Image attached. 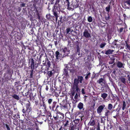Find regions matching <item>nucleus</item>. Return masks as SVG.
Listing matches in <instances>:
<instances>
[{
	"instance_id": "12",
	"label": "nucleus",
	"mask_w": 130,
	"mask_h": 130,
	"mask_svg": "<svg viewBox=\"0 0 130 130\" xmlns=\"http://www.w3.org/2000/svg\"><path fill=\"white\" fill-rule=\"evenodd\" d=\"M83 36L86 38H90L91 37V35L88 31V30L87 29H85L83 33Z\"/></svg>"
},
{
	"instance_id": "63",
	"label": "nucleus",
	"mask_w": 130,
	"mask_h": 130,
	"mask_svg": "<svg viewBox=\"0 0 130 130\" xmlns=\"http://www.w3.org/2000/svg\"><path fill=\"white\" fill-rule=\"evenodd\" d=\"M51 15L50 14H47L46 15V18L48 20H49V19L50 18V17H51L50 16Z\"/></svg>"
},
{
	"instance_id": "56",
	"label": "nucleus",
	"mask_w": 130,
	"mask_h": 130,
	"mask_svg": "<svg viewBox=\"0 0 130 130\" xmlns=\"http://www.w3.org/2000/svg\"><path fill=\"white\" fill-rule=\"evenodd\" d=\"M105 18L106 20H109L110 18L109 14H108V16L105 17Z\"/></svg>"
},
{
	"instance_id": "60",
	"label": "nucleus",
	"mask_w": 130,
	"mask_h": 130,
	"mask_svg": "<svg viewBox=\"0 0 130 130\" xmlns=\"http://www.w3.org/2000/svg\"><path fill=\"white\" fill-rule=\"evenodd\" d=\"M51 92L53 93L55 91L57 90H56L54 89L53 88H52L51 87Z\"/></svg>"
},
{
	"instance_id": "31",
	"label": "nucleus",
	"mask_w": 130,
	"mask_h": 130,
	"mask_svg": "<svg viewBox=\"0 0 130 130\" xmlns=\"http://www.w3.org/2000/svg\"><path fill=\"white\" fill-rule=\"evenodd\" d=\"M40 118L42 119L45 122H46L47 119V116L45 115H42L40 117Z\"/></svg>"
},
{
	"instance_id": "27",
	"label": "nucleus",
	"mask_w": 130,
	"mask_h": 130,
	"mask_svg": "<svg viewBox=\"0 0 130 130\" xmlns=\"http://www.w3.org/2000/svg\"><path fill=\"white\" fill-rule=\"evenodd\" d=\"M118 41V40H114L112 42V45L113 46H116V47H118L119 46V44H117V42Z\"/></svg>"
},
{
	"instance_id": "50",
	"label": "nucleus",
	"mask_w": 130,
	"mask_h": 130,
	"mask_svg": "<svg viewBox=\"0 0 130 130\" xmlns=\"http://www.w3.org/2000/svg\"><path fill=\"white\" fill-rule=\"evenodd\" d=\"M47 74H48L49 77H50L52 75L53 73L52 72V71H48L47 72Z\"/></svg>"
},
{
	"instance_id": "24",
	"label": "nucleus",
	"mask_w": 130,
	"mask_h": 130,
	"mask_svg": "<svg viewBox=\"0 0 130 130\" xmlns=\"http://www.w3.org/2000/svg\"><path fill=\"white\" fill-rule=\"evenodd\" d=\"M104 78H100L99 80L97 81V83L99 84H101L102 86V84L104 83Z\"/></svg>"
},
{
	"instance_id": "22",
	"label": "nucleus",
	"mask_w": 130,
	"mask_h": 130,
	"mask_svg": "<svg viewBox=\"0 0 130 130\" xmlns=\"http://www.w3.org/2000/svg\"><path fill=\"white\" fill-rule=\"evenodd\" d=\"M36 94L35 93L34 95V96H33V93L31 92L30 93L29 95V98L30 100L31 101H33L34 100L35 98L34 96H36Z\"/></svg>"
},
{
	"instance_id": "42",
	"label": "nucleus",
	"mask_w": 130,
	"mask_h": 130,
	"mask_svg": "<svg viewBox=\"0 0 130 130\" xmlns=\"http://www.w3.org/2000/svg\"><path fill=\"white\" fill-rule=\"evenodd\" d=\"M106 43L105 42H103L101 43L100 45V47L101 48H103L106 45Z\"/></svg>"
},
{
	"instance_id": "62",
	"label": "nucleus",
	"mask_w": 130,
	"mask_h": 130,
	"mask_svg": "<svg viewBox=\"0 0 130 130\" xmlns=\"http://www.w3.org/2000/svg\"><path fill=\"white\" fill-rule=\"evenodd\" d=\"M60 107H61V108H66L67 107V106L66 105H63L60 104Z\"/></svg>"
},
{
	"instance_id": "54",
	"label": "nucleus",
	"mask_w": 130,
	"mask_h": 130,
	"mask_svg": "<svg viewBox=\"0 0 130 130\" xmlns=\"http://www.w3.org/2000/svg\"><path fill=\"white\" fill-rule=\"evenodd\" d=\"M66 34H69V32L71 30V29L70 28H68L66 29Z\"/></svg>"
},
{
	"instance_id": "17",
	"label": "nucleus",
	"mask_w": 130,
	"mask_h": 130,
	"mask_svg": "<svg viewBox=\"0 0 130 130\" xmlns=\"http://www.w3.org/2000/svg\"><path fill=\"white\" fill-rule=\"evenodd\" d=\"M58 117L59 119V120H62L64 117V114L60 112L58 110Z\"/></svg>"
},
{
	"instance_id": "58",
	"label": "nucleus",
	"mask_w": 130,
	"mask_h": 130,
	"mask_svg": "<svg viewBox=\"0 0 130 130\" xmlns=\"http://www.w3.org/2000/svg\"><path fill=\"white\" fill-rule=\"evenodd\" d=\"M60 20L59 21L61 23H63V22L64 21V19H62V17H60Z\"/></svg>"
},
{
	"instance_id": "40",
	"label": "nucleus",
	"mask_w": 130,
	"mask_h": 130,
	"mask_svg": "<svg viewBox=\"0 0 130 130\" xmlns=\"http://www.w3.org/2000/svg\"><path fill=\"white\" fill-rule=\"evenodd\" d=\"M51 17H50V18L49 20H50L52 21H56V20L55 17L54 16L51 15Z\"/></svg>"
},
{
	"instance_id": "29",
	"label": "nucleus",
	"mask_w": 130,
	"mask_h": 130,
	"mask_svg": "<svg viewBox=\"0 0 130 130\" xmlns=\"http://www.w3.org/2000/svg\"><path fill=\"white\" fill-rule=\"evenodd\" d=\"M61 6V5L59 4H55L53 7L60 10V8Z\"/></svg>"
},
{
	"instance_id": "25",
	"label": "nucleus",
	"mask_w": 130,
	"mask_h": 130,
	"mask_svg": "<svg viewBox=\"0 0 130 130\" xmlns=\"http://www.w3.org/2000/svg\"><path fill=\"white\" fill-rule=\"evenodd\" d=\"M36 12L37 17L38 19L39 20L41 19V12L38 11L37 9L36 10Z\"/></svg>"
},
{
	"instance_id": "33",
	"label": "nucleus",
	"mask_w": 130,
	"mask_h": 130,
	"mask_svg": "<svg viewBox=\"0 0 130 130\" xmlns=\"http://www.w3.org/2000/svg\"><path fill=\"white\" fill-rule=\"evenodd\" d=\"M31 122H32V121L29 119L28 118L26 119L25 122V123L28 125H29Z\"/></svg>"
},
{
	"instance_id": "20",
	"label": "nucleus",
	"mask_w": 130,
	"mask_h": 130,
	"mask_svg": "<svg viewBox=\"0 0 130 130\" xmlns=\"http://www.w3.org/2000/svg\"><path fill=\"white\" fill-rule=\"evenodd\" d=\"M77 107L79 110H82L83 111H84V104L81 102H79L77 105Z\"/></svg>"
},
{
	"instance_id": "23",
	"label": "nucleus",
	"mask_w": 130,
	"mask_h": 130,
	"mask_svg": "<svg viewBox=\"0 0 130 130\" xmlns=\"http://www.w3.org/2000/svg\"><path fill=\"white\" fill-rule=\"evenodd\" d=\"M106 110L105 111V115L106 117H107V119L108 118L109 115L110 114V110L107 109H106Z\"/></svg>"
},
{
	"instance_id": "47",
	"label": "nucleus",
	"mask_w": 130,
	"mask_h": 130,
	"mask_svg": "<svg viewBox=\"0 0 130 130\" xmlns=\"http://www.w3.org/2000/svg\"><path fill=\"white\" fill-rule=\"evenodd\" d=\"M27 111V110H25L24 108L22 110V112L23 113H25V114H27V115L28 114H29V113H28V111Z\"/></svg>"
},
{
	"instance_id": "43",
	"label": "nucleus",
	"mask_w": 130,
	"mask_h": 130,
	"mask_svg": "<svg viewBox=\"0 0 130 130\" xmlns=\"http://www.w3.org/2000/svg\"><path fill=\"white\" fill-rule=\"evenodd\" d=\"M33 70L31 69V70L30 71V78H33Z\"/></svg>"
},
{
	"instance_id": "2",
	"label": "nucleus",
	"mask_w": 130,
	"mask_h": 130,
	"mask_svg": "<svg viewBox=\"0 0 130 130\" xmlns=\"http://www.w3.org/2000/svg\"><path fill=\"white\" fill-rule=\"evenodd\" d=\"M30 61L31 62V69L34 70L36 69L38 66L39 64H40L41 62H39L38 61L35 60H34L33 58H31L29 59Z\"/></svg>"
},
{
	"instance_id": "61",
	"label": "nucleus",
	"mask_w": 130,
	"mask_h": 130,
	"mask_svg": "<svg viewBox=\"0 0 130 130\" xmlns=\"http://www.w3.org/2000/svg\"><path fill=\"white\" fill-rule=\"evenodd\" d=\"M81 92L83 94H85V89L84 88H83L81 90Z\"/></svg>"
},
{
	"instance_id": "46",
	"label": "nucleus",
	"mask_w": 130,
	"mask_h": 130,
	"mask_svg": "<svg viewBox=\"0 0 130 130\" xmlns=\"http://www.w3.org/2000/svg\"><path fill=\"white\" fill-rule=\"evenodd\" d=\"M87 20L89 22H91L93 20L91 16L89 17L87 19Z\"/></svg>"
},
{
	"instance_id": "5",
	"label": "nucleus",
	"mask_w": 130,
	"mask_h": 130,
	"mask_svg": "<svg viewBox=\"0 0 130 130\" xmlns=\"http://www.w3.org/2000/svg\"><path fill=\"white\" fill-rule=\"evenodd\" d=\"M60 9H56L54 7L53 8L52 12L53 15L55 17L56 22H57V21L58 18V14L59 13H60Z\"/></svg>"
},
{
	"instance_id": "49",
	"label": "nucleus",
	"mask_w": 130,
	"mask_h": 130,
	"mask_svg": "<svg viewBox=\"0 0 130 130\" xmlns=\"http://www.w3.org/2000/svg\"><path fill=\"white\" fill-rule=\"evenodd\" d=\"M126 4L129 6L130 7V0H127L124 2Z\"/></svg>"
},
{
	"instance_id": "21",
	"label": "nucleus",
	"mask_w": 130,
	"mask_h": 130,
	"mask_svg": "<svg viewBox=\"0 0 130 130\" xmlns=\"http://www.w3.org/2000/svg\"><path fill=\"white\" fill-rule=\"evenodd\" d=\"M116 65L118 68H124V64H123L121 62L118 61Z\"/></svg>"
},
{
	"instance_id": "30",
	"label": "nucleus",
	"mask_w": 130,
	"mask_h": 130,
	"mask_svg": "<svg viewBox=\"0 0 130 130\" xmlns=\"http://www.w3.org/2000/svg\"><path fill=\"white\" fill-rule=\"evenodd\" d=\"M120 80L121 82L125 84L126 83V79L124 77H122L120 78Z\"/></svg>"
},
{
	"instance_id": "28",
	"label": "nucleus",
	"mask_w": 130,
	"mask_h": 130,
	"mask_svg": "<svg viewBox=\"0 0 130 130\" xmlns=\"http://www.w3.org/2000/svg\"><path fill=\"white\" fill-rule=\"evenodd\" d=\"M127 102H126L125 101H123V104L122 105V109L123 110H124L126 108V106Z\"/></svg>"
},
{
	"instance_id": "32",
	"label": "nucleus",
	"mask_w": 130,
	"mask_h": 130,
	"mask_svg": "<svg viewBox=\"0 0 130 130\" xmlns=\"http://www.w3.org/2000/svg\"><path fill=\"white\" fill-rule=\"evenodd\" d=\"M12 97L14 98L16 100H19L20 99L19 97L15 94H14L12 95Z\"/></svg>"
},
{
	"instance_id": "6",
	"label": "nucleus",
	"mask_w": 130,
	"mask_h": 130,
	"mask_svg": "<svg viewBox=\"0 0 130 130\" xmlns=\"http://www.w3.org/2000/svg\"><path fill=\"white\" fill-rule=\"evenodd\" d=\"M41 97L42 99V104L43 105V107H45L44 108L46 109V102H47V103L48 102H49L50 98H46L45 96H41Z\"/></svg>"
},
{
	"instance_id": "52",
	"label": "nucleus",
	"mask_w": 130,
	"mask_h": 130,
	"mask_svg": "<svg viewBox=\"0 0 130 130\" xmlns=\"http://www.w3.org/2000/svg\"><path fill=\"white\" fill-rule=\"evenodd\" d=\"M13 50L11 48H10L9 49V51L10 53V55L11 56H13Z\"/></svg>"
},
{
	"instance_id": "48",
	"label": "nucleus",
	"mask_w": 130,
	"mask_h": 130,
	"mask_svg": "<svg viewBox=\"0 0 130 130\" xmlns=\"http://www.w3.org/2000/svg\"><path fill=\"white\" fill-rule=\"evenodd\" d=\"M64 122H66V123L64 124V127L66 126L69 124V120H66V121H64Z\"/></svg>"
},
{
	"instance_id": "4",
	"label": "nucleus",
	"mask_w": 130,
	"mask_h": 130,
	"mask_svg": "<svg viewBox=\"0 0 130 130\" xmlns=\"http://www.w3.org/2000/svg\"><path fill=\"white\" fill-rule=\"evenodd\" d=\"M84 80L83 77L82 76H77V78H75L74 80L73 84L78 85L79 83L82 84Z\"/></svg>"
},
{
	"instance_id": "16",
	"label": "nucleus",
	"mask_w": 130,
	"mask_h": 130,
	"mask_svg": "<svg viewBox=\"0 0 130 130\" xmlns=\"http://www.w3.org/2000/svg\"><path fill=\"white\" fill-rule=\"evenodd\" d=\"M65 2L67 3V8L68 10H71L73 9V7H74L73 5V4H71L70 5V2L69 0H66Z\"/></svg>"
},
{
	"instance_id": "36",
	"label": "nucleus",
	"mask_w": 130,
	"mask_h": 130,
	"mask_svg": "<svg viewBox=\"0 0 130 130\" xmlns=\"http://www.w3.org/2000/svg\"><path fill=\"white\" fill-rule=\"evenodd\" d=\"M76 126L74 125H71L69 128V130H74L76 129Z\"/></svg>"
},
{
	"instance_id": "26",
	"label": "nucleus",
	"mask_w": 130,
	"mask_h": 130,
	"mask_svg": "<svg viewBox=\"0 0 130 130\" xmlns=\"http://www.w3.org/2000/svg\"><path fill=\"white\" fill-rule=\"evenodd\" d=\"M114 50H113L109 49L106 51L105 54L107 55L111 54H112Z\"/></svg>"
},
{
	"instance_id": "11",
	"label": "nucleus",
	"mask_w": 130,
	"mask_h": 130,
	"mask_svg": "<svg viewBox=\"0 0 130 130\" xmlns=\"http://www.w3.org/2000/svg\"><path fill=\"white\" fill-rule=\"evenodd\" d=\"M96 120L92 116L90 121L88 123V125H89L91 126H94L96 123Z\"/></svg>"
},
{
	"instance_id": "18",
	"label": "nucleus",
	"mask_w": 130,
	"mask_h": 130,
	"mask_svg": "<svg viewBox=\"0 0 130 130\" xmlns=\"http://www.w3.org/2000/svg\"><path fill=\"white\" fill-rule=\"evenodd\" d=\"M26 110L28 112V113H30V112L31 110V108L30 107V104L29 102L28 103H27L26 105Z\"/></svg>"
},
{
	"instance_id": "19",
	"label": "nucleus",
	"mask_w": 130,
	"mask_h": 130,
	"mask_svg": "<svg viewBox=\"0 0 130 130\" xmlns=\"http://www.w3.org/2000/svg\"><path fill=\"white\" fill-rule=\"evenodd\" d=\"M44 108V107H42V109L44 110V112L45 113L46 115H47V116L49 117H52L51 112L49 111H47V110L46 109L47 106H46V109Z\"/></svg>"
},
{
	"instance_id": "44",
	"label": "nucleus",
	"mask_w": 130,
	"mask_h": 130,
	"mask_svg": "<svg viewBox=\"0 0 130 130\" xmlns=\"http://www.w3.org/2000/svg\"><path fill=\"white\" fill-rule=\"evenodd\" d=\"M35 124H36L35 122L32 121V122H31L28 125L30 126L31 127H34Z\"/></svg>"
},
{
	"instance_id": "55",
	"label": "nucleus",
	"mask_w": 130,
	"mask_h": 130,
	"mask_svg": "<svg viewBox=\"0 0 130 130\" xmlns=\"http://www.w3.org/2000/svg\"><path fill=\"white\" fill-rule=\"evenodd\" d=\"M53 94H54V95L56 96L57 97H58L59 95L58 93L56 92V91H55L53 93Z\"/></svg>"
},
{
	"instance_id": "53",
	"label": "nucleus",
	"mask_w": 130,
	"mask_h": 130,
	"mask_svg": "<svg viewBox=\"0 0 130 130\" xmlns=\"http://www.w3.org/2000/svg\"><path fill=\"white\" fill-rule=\"evenodd\" d=\"M106 11L109 12V11L110 10V6L109 5H108V6L105 8Z\"/></svg>"
},
{
	"instance_id": "39",
	"label": "nucleus",
	"mask_w": 130,
	"mask_h": 130,
	"mask_svg": "<svg viewBox=\"0 0 130 130\" xmlns=\"http://www.w3.org/2000/svg\"><path fill=\"white\" fill-rule=\"evenodd\" d=\"M55 112L54 113L53 117H55L58 116V109H55V110H54V111Z\"/></svg>"
},
{
	"instance_id": "45",
	"label": "nucleus",
	"mask_w": 130,
	"mask_h": 130,
	"mask_svg": "<svg viewBox=\"0 0 130 130\" xmlns=\"http://www.w3.org/2000/svg\"><path fill=\"white\" fill-rule=\"evenodd\" d=\"M63 129L61 126L60 125H57L56 126V130H62Z\"/></svg>"
},
{
	"instance_id": "59",
	"label": "nucleus",
	"mask_w": 130,
	"mask_h": 130,
	"mask_svg": "<svg viewBox=\"0 0 130 130\" xmlns=\"http://www.w3.org/2000/svg\"><path fill=\"white\" fill-rule=\"evenodd\" d=\"M124 28H120L119 30L118 31L120 33L122 32Z\"/></svg>"
},
{
	"instance_id": "14",
	"label": "nucleus",
	"mask_w": 130,
	"mask_h": 130,
	"mask_svg": "<svg viewBox=\"0 0 130 130\" xmlns=\"http://www.w3.org/2000/svg\"><path fill=\"white\" fill-rule=\"evenodd\" d=\"M69 68V67L68 66H66L63 71V74L66 77H69V74L68 71Z\"/></svg>"
},
{
	"instance_id": "13",
	"label": "nucleus",
	"mask_w": 130,
	"mask_h": 130,
	"mask_svg": "<svg viewBox=\"0 0 130 130\" xmlns=\"http://www.w3.org/2000/svg\"><path fill=\"white\" fill-rule=\"evenodd\" d=\"M34 106L35 107H37L39 109H42L43 107L42 104L41 103L38 104V100L36 99L35 101V104Z\"/></svg>"
},
{
	"instance_id": "37",
	"label": "nucleus",
	"mask_w": 130,
	"mask_h": 130,
	"mask_svg": "<svg viewBox=\"0 0 130 130\" xmlns=\"http://www.w3.org/2000/svg\"><path fill=\"white\" fill-rule=\"evenodd\" d=\"M113 107V105L111 104H109L108 106V109L110 110L112 109Z\"/></svg>"
},
{
	"instance_id": "57",
	"label": "nucleus",
	"mask_w": 130,
	"mask_h": 130,
	"mask_svg": "<svg viewBox=\"0 0 130 130\" xmlns=\"http://www.w3.org/2000/svg\"><path fill=\"white\" fill-rule=\"evenodd\" d=\"M126 48H127L128 50H130V46L129 45H128L127 42L126 43Z\"/></svg>"
},
{
	"instance_id": "15",
	"label": "nucleus",
	"mask_w": 130,
	"mask_h": 130,
	"mask_svg": "<svg viewBox=\"0 0 130 130\" xmlns=\"http://www.w3.org/2000/svg\"><path fill=\"white\" fill-rule=\"evenodd\" d=\"M43 63L42 64L44 66H46L49 67H50L51 66V62L47 58H46L45 61H43Z\"/></svg>"
},
{
	"instance_id": "10",
	"label": "nucleus",
	"mask_w": 130,
	"mask_h": 130,
	"mask_svg": "<svg viewBox=\"0 0 130 130\" xmlns=\"http://www.w3.org/2000/svg\"><path fill=\"white\" fill-rule=\"evenodd\" d=\"M55 55L56 58V60L60 59L63 57L62 54L60 53L58 51H57L55 52Z\"/></svg>"
},
{
	"instance_id": "34",
	"label": "nucleus",
	"mask_w": 130,
	"mask_h": 130,
	"mask_svg": "<svg viewBox=\"0 0 130 130\" xmlns=\"http://www.w3.org/2000/svg\"><path fill=\"white\" fill-rule=\"evenodd\" d=\"M115 58L113 57H111L110 58V61L109 63V64H112L114 63Z\"/></svg>"
},
{
	"instance_id": "9",
	"label": "nucleus",
	"mask_w": 130,
	"mask_h": 130,
	"mask_svg": "<svg viewBox=\"0 0 130 130\" xmlns=\"http://www.w3.org/2000/svg\"><path fill=\"white\" fill-rule=\"evenodd\" d=\"M61 50L64 53L63 57H64L68 55L70 52L68 48L66 47H64L61 49Z\"/></svg>"
},
{
	"instance_id": "64",
	"label": "nucleus",
	"mask_w": 130,
	"mask_h": 130,
	"mask_svg": "<svg viewBox=\"0 0 130 130\" xmlns=\"http://www.w3.org/2000/svg\"><path fill=\"white\" fill-rule=\"evenodd\" d=\"M71 94L72 96H74L75 94V91L73 90V91H72Z\"/></svg>"
},
{
	"instance_id": "51",
	"label": "nucleus",
	"mask_w": 130,
	"mask_h": 130,
	"mask_svg": "<svg viewBox=\"0 0 130 130\" xmlns=\"http://www.w3.org/2000/svg\"><path fill=\"white\" fill-rule=\"evenodd\" d=\"M91 73L90 72H89L88 73H87L86 74V75L85 77V78L86 79H87L88 77H90V76Z\"/></svg>"
},
{
	"instance_id": "41",
	"label": "nucleus",
	"mask_w": 130,
	"mask_h": 130,
	"mask_svg": "<svg viewBox=\"0 0 130 130\" xmlns=\"http://www.w3.org/2000/svg\"><path fill=\"white\" fill-rule=\"evenodd\" d=\"M109 80L111 84L113 86H114L115 84L114 83L113 79L111 77H109Z\"/></svg>"
},
{
	"instance_id": "35",
	"label": "nucleus",
	"mask_w": 130,
	"mask_h": 130,
	"mask_svg": "<svg viewBox=\"0 0 130 130\" xmlns=\"http://www.w3.org/2000/svg\"><path fill=\"white\" fill-rule=\"evenodd\" d=\"M79 121L80 119H75L74 121L75 123V124L74 125L76 126L79 123Z\"/></svg>"
},
{
	"instance_id": "1",
	"label": "nucleus",
	"mask_w": 130,
	"mask_h": 130,
	"mask_svg": "<svg viewBox=\"0 0 130 130\" xmlns=\"http://www.w3.org/2000/svg\"><path fill=\"white\" fill-rule=\"evenodd\" d=\"M49 102L47 103L48 106V107L52 111H54V108H56L55 109H57L59 108V105H58L57 102L54 100L52 98H50Z\"/></svg>"
},
{
	"instance_id": "7",
	"label": "nucleus",
	"mask_w": 130,
	"mask_h": 130,
	"mask_svg": "<svg viewBox=\"0 0 130 130\" xmlns=\"http://www.w3.org/2000/svg\"><path fill=\"white\" fill-rule=\"evenodd\" d=\"M106 105L104 104H102L98 106L96 109L97 113L98 114L100 115L103 110L106 109Z\"/></svg>"
},
{
	"instance_id": "38",
	"label": "nucleus",
	"mask_w": 130,
	"mask_h": 130,
	"mask_svg": "<svg viewBox=\"0 0 130 130\" xmlns=\"http://www.w3.org/2000/svg\"><path fill=\"white\" fill-rule=\"evenodd\" d=\"M107 96V94L105 93H104L101 94V97L104 99L106 98Z\"/></svg>"
},
{
	"instance_id": "8",
	"label": "nucleus",
	"mask_w": 130,
	"mask_h": 130,
	"mask_svg": "<svg viewBox=\"0 0 130 130\" xmlns=\"http://www.w3.org/2000/svg\"><path fill=\"white\" fill-rule=\"evenodd\" d=\"M72 89L73 90L75 91L76 93H78V94L80 93V89L78 87V85L73 84V85L72 87Z\"/></svg>"
},
{
	"instance_id": "3",
	"label": "nucleus",
	"mask_w": 130,
	"mask_h": 130,
	"mask_svg": "<svg viewBox=\"0 0 130 130\" xmlns=\"http://www.w3.org/2000/svg\"><path fill=\"white\" fill-rule=\"evenodd\" d=\"M80 42L78 41H76L75 42L76 46L75 47V50L76 54H78V55L79 57L81 56L82 55L80 54V49H81V45H80Z\"/></svg>"
}]
</instances>
